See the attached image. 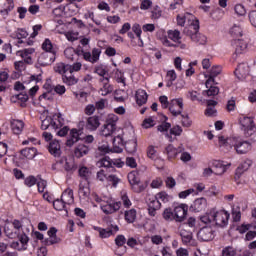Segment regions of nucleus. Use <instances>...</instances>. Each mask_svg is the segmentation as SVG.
I'll return each instance as SVG.
<instances>
[{
  "mask_svg": "<svg viewBox=\"0 0 256 256\" xmlns=\"http://www.w3.org/2000/svg\"><path fill=\"white\" fill-rule=\"evenodd\" d=\"M132 31L133 33H135L136 37H138V40L140 41L139 47H143V40H141V33H143V31L141 30V25L135 23L132 26Z\"/></svg>",
  "mask_w": 256,
  "mask_h": 256,
  "instance_id": "44",
  "label": "nucleus"
},
{
  "mask_svg": "<svg viewBox=\"0 0 256 256\" xmlns=\"http://www.w3.org/2000/svg\"><path fill=\"white\" fill-rule=\"evenodd\" d=\"M48 237L44 240V244L46 245H55V243L59 242V238H57V228L51 227L48 230Z\"/></svg>",
  "mask_w": 256,
  "mask_h": 256,
  "instance_id": "19",
  "label": "nucleus"
},
{
  "mask_svg": "<svg viewBox=\"0 0 256 256\" xmlns=\"http://www.w3.org/2000/svg\"><path fill=\"white\" fill-rule=\"evenodd\" d=\"M45 101H53V93L45 92L39 96L40 103H45Z\"/></svg>",
  "mask_w": 256,
  "mask_h": 256,
  "instance_id": "55",
  "label": "nucleus"
},
{
  "mask_svg": "<svg viewBox=\"0 0 256 256\" xmlns=\"http://www.w3.org/2000/svg\"><path fill=\"white\" fill-rule=\"evenodd\" d=\"M199 32V20H195L188 28H184L183 33L191 39L193 33Z\"/></svg>",
  "mask_w": 256,
  "mask_h": 256,
  "instance_id": "30",
  "label": "nucleus"
},
{
  "mask_svg": "<svg viewBox=\"0 0 256 256\" xmlns=\"http://www.w3.org/2000/svg\"><path fill=\"white\" fill-rule=\"evenodd\" d=\"M137 218V211L135 209H131L125 212V220L128 223H134Z\"/></svg>",
  "mask_w": 256,
  "mask_h": 256,
  "instance_id": "43",
  "label": "nucleus"
},
{
  "mask_svg": "<svg viewBox=\"0 0 256 256\" xmlns=\"http://www.w3.org/2000/svg\"><path fill=\"white\" fill-rule=\"evenodd\" d=\"M187 205L181 204L179 206H176L174 208V219L176 223H183L187 217Z\"/></svg>",
  "mask_w": 256,
  "mask_h": 256,
  "instance_id": "9",
  "label": "nucleus"
},
{
  "mask_svg": "<svg viewBox=\"0 0 256 256\" xmlns=\"http://www.w3.org/2000/svg\"><path fill=\"white\" fill-rule=\"evenodd\" d=\"M81 130H77L76 128H73L70 130L69 137L66 140V147H73L75 143H78L81 141Z\"/></svg>",
  "mask_w": 256,
  "mask_h": 256,
  "instance_id": "12",
  "label": "nucleus"
},
{
  "mask_svg": "<svg viewBox=\"0 0 256 256\" xmlns=\"http://www.w3.org/2000/svg\"><path fill=\"white\" fill-rule=\"evenodd\" d=\"M60 117H61V114H55L53 117L46 116V118L42 120L41 129L43 131H47V129H52L54 131L56 129H59V125H61V121L58 120V123H57V119H59Z\"/></svg>",
  "mask_w": 256,
  "mask_h": 256,
  "instance_id": "4",
  "label": "nucleus"
},
{
  "mask_svg": "<svg viewBox=\"0 0 256 256\" xmlns=\"http://www.w3.org/2000/svg\"><path fill=\"white\" fill-rule=\"evenodd\" d=\"M42 49H43L44 52L55 51V49H53V43H51V40H49V39H46L43 42Z\"/></svg>",
  "mask_w": 256,
  "mask_h": 256,
  "instance_id": "60",
  "label": "nucleus"
},
{
  "mask_svg": "<svg viewBox=\"0 0 256 256\" xmlns=\"http://www.w3.org/2000/svg\"><path fill=\"white\" fill-rule=\"evenodd\" d=\"M191 40L194 41V43H199L200 45H205V43H207V37L201 35L199 32H194L191 35Z\"/></svg>",
  "mask_w": 256,
  "mask_h": 256,
  "instance_id": "37",
  "label": "nucleus"
},
{
  "mask_svg": "<svg viewBox=\"0 0 256 256\" xmlns=\"http://www.w3.org/2000/svg\"><path fill=\"white\" fill-rule=\"evenodd\" d=\"M221 75V68L219 66H213L210 70L209 78L207 79L205 86L209 87L211 83H215V77Z\"/></svg>",
  "mask_w": 256,
  "mask_h": 256,
  "instance_id": "26",
  "label": "nucleus"
},
{
  "mask_svg": "<svg viewBox=\"0 0 256 256\" xmlns=\"http://www.w3.org/2000/svg\"><path fill=\"white\" fill-rule=\"evenodd\" d=\"M128 181L130 185L133 187L137 186L140 183L139 176H137V172L132 171L128 174Z\"/></svg>",
  "mask_w": 256,
  "mask_h": 256,
  "instance_id": "41",
  "label": "nucleus"
},
{
  "mask_svg": "<svg viewBox=\"0 0 256 256\" xmlns=\"http://www.w3.org/2000/svg\"><path fill=\"white\" fill-rule=\"evenodd\" d=\"M168 38L175 43H181V32L179 30H170L168 31Z\"/></svg>",
  "mask_w": 256,
  "mask_h": 256,
  "instance_id": "40",
  "label": "nucleus"
},
{
  "mask_svg": "<svg viewBox=\"0 0 256 256\" xmlns=\"http://www.w3.org/2000/svg\"><path fill=\"white\" fill-rule=\"evenodd\" d=\"M28 35L29 34L27 33V31H25L23 29H18L16 31V37L18 39V43H23V40H21V39H27Z\"/></svg>",
  "mask_w": 256,
  "mask_h": 256,
  "instance_id": "54",
  "label": "nucleus"
},
{
  "mask_svg": "<svg viewBox=\"0 0 256 256\" xmlns=\"http://www.w3.org/2000/svg\"><path fill=\"white\" fill-rule=\"evenodd\" d=\"M88 153L89 146L85 144H79L74 150V155L77 157V159H81V157H84V155H87Z\"/></svg>",
  "mask_w": 256,
  "mask_h": 256,
  "instance_id": "29",
  "label": "nucleus"
},
{
  "mask_svg": "<svg viewBox=\"0 0 256 256\" xmlns=\"http://www.w3.org/2000/svg\"><path fill=\"white\" fill-rule=\"evenodd\" d=\"M55 59V51H46L40 54V56L38 57V63L42 67H47V65H52L55 62Z\"/></svg>",
  "mask_w": 256,
  "mask_h": 256,
  "instance_id": "6",
  "label": "nucleus"
},
{
  "mask_svg": "<svg viewBox=\"0 0 256 256\" xmlns=\"http://www.w3.org/2000/svg\"><path fill=\"white\" fill-rule=\"evenodd\" d=\"M98 111H103L107 107V99H100L95 103L94 106Z\"/></svg>",
  "mask_w": 256,
  "mask_h": 256,
  "instance_id": "62",
  "label": "nucleus"
},
{
  "mask_svg": "<svg viewBox=\"0 0 256 256\" xmlns=\"http://www.w3.org/2000/svg\"><path fill=\"white\" fill-rule=\"evenodd\" d=\"M101 209L106 215H111L121 209V202L107 203L106 205H102Z\"/></svg>",
  "mask_w": 256,
  "mask_h": 256,
  "instance_id": "18",
  "label": "nucleus"
},
{
  "mask_svg": "<svg viewBox=\"0 0 256 256\" xmlns=\"http://www.w3.org/2000/svg\"><path fill=\"white\" fill-rule=\"evenodd\" d=\"M79 175L80 177H82V179H85V181H87L89 177H91V171L89 170V168L83 166L79 169Z\"/></svg>",
  "mask_w": 256,
  "mask_h": 256,
  "instance_id": "52",
  "label": "nucleus"
},
{
  "mask_svg": "<svg viewBox=\"0 0 256 256\" xmlns=\"http://www.w3.org/2000/svg\"><path fill=\"white\" fill-rule=\"evenodd\" d=\"M197 238L199 241H213L215 239L213 228L209 226L201 228L197 233Z\"/></svg>",
  "mask_w": 256,
  "mask_h": 256,
  "instance_id": "7",
  "label": "nucleus"
},
{
  "mask_svg": "<svg viewBox=\"0 0 256 256\" xmlns=\"http://www.w3.org/2000/svg\"><path fill=\"white\" fill-rule=\"evenodd\" d=\"M54 71L60 75H65L66 73H69V64L58 63L54 67Z\"/></svg>",
  "mask_w": 256,
  "mask_h": 256,
  "instance_id": "38",
  "label": "nucleus"
},
{
  "mask_svg": "<svg viewBox=\"0 0 256 256\" xmlns=\"http://www.w3.org/2000/svg\"><path fill=\"white\" fill-rule=\"evenodd\" d=\"M221 256H237V250L233 246L223 248Z\"/></svg>",
  "mask_w": 256,
  "mask_h": 256,
  "instance_id": "50",
  "label": "nucleus"
},
{
  "mask_svg": "<svg viewBox=\"0 0 256 256\" xmlns=\"http://www.w3.org/2000/svg\"><path fill=\"white\" fill-rule=\"evenodd\" d=\"M240 125L242 127V131L247 137H256V126L253 118L251 117H243L240 119Z\"/></svg>",
  "mask_w": 256,
  "mask_h": 256,
  "instance_id": "2",
  "label": "nucleus"
},
{
  "mask_svg": "<svg viewBox=\"0 0 256 256\" xmlns=\"http://www.w3.org/2000/svg\"><path fill=\"white\" fill-rule=\"evenodd\" d=\"M113 91V88L111 87V85L107 82H104L103 87L100 89V93L101 95L105 96V95H109V93H111Z\"/></svg>",
  "mask_w": 256,
  "mask_h": 256,
  "instance_id": "56",
  "label": "nucleus"
},
{
  "mask_svg": "<svg viewBox=\"0 0 256 256\" xmlns=\"http://www.w3.org/2000/svg\"><path fill=\"white\" fill-rule=\"evenodd\" d=\"M180 236L184 245H189L190 247H195L197 245V241L193 239V230L189 229V227L185 226L181 229Z\"/></svg>",
  "mask_w": 256,
  "mask_h": 256,
  "instance_id": "5",
  "label": "nucleus"
},
{
  "mask_svg": "<svg viewBox=\"0 0 256 256\" xmlns=\"http://www.w3.org/2000/svg\"><path fill=\"white\" fill-rule=\"evenodd\" d=\"M118 131H120L121 133H123V130L121 129H117V127L115 126H111L109 124H104L102 126V129L100 131V134L103 136V137H113L115 135H117Z\"/></svg>",
  "mask_w": 256,
  "mask_h": 256,
  "instance_id": "15",
  "label": "nucleus"
},
{
  "mask_svg": "<svg viewBox=\"0 0 256 256\" xmlns=\"http://www.w3.org/2000/svg\"><path fill=\"white\" fill-rule=\"evenodd\" d=\"M234 75L239 79V81H245L249 76V65L247 63L239 64L234 71Z\"/></svg>",
  "mask_w": 256,
  "mask_h": 256,
  "instance_id": "10",
  "label": "nucleus"
},
{
  "mask_svg": "<svg viewBox=\"0 0 256 256\" xmlns=\"http://www.w3.org/2000/svg\"><path fill=\"white\" fill-rule=\"evenodd\" d=\"M159 203H169L170 196L166 194L165 192H160L155 195Z\"/></svg>",
  "mask_w": 256,
  "mask_h": 256,
  "instance_id": "53",
  "label": "nucleus"
},
{
  "mask_svg": "<svg viewBox=\"0 0 256 256\" xmlns=\"http://www.w3.org/2000/svg\"><path fill=\"white\" fill-rule=\"evenodd\" d=\"M253 165V161L246 159L236 169V175H243L245 171H249V167Z\"/></svg>",
  "mask_w": 256,
  "mask_h": 256,
  "instance_id": "31",
  "label": "nucleus"
},
{
  "mask_svg": "<svg viewBox=\"0 0 256 256\" xmlns=\"http://www.w3.org/2000/svg\"><path fill=\"white\" fill-rule=\"evenodd\" d=\"M11 129L15 135H21L23 129H25V122L21 120H12Z\"/></svg>",
  "mask_w": 256,
  "mask_h": 256,
  "instance_id": "25",
  "label": "nucleus"
},
{
  "mask_svg": "<svg viewBox=\"0 0 256 256\" xmlns=\"http://www.w3.org/2000/svg\"><path fill=\"white\" fill-rule=\"evenodd\" d=\"M68 73H70V75L73 74L74 71H81V67H83V65L80 62L74 63L73 65H69L68 64Z\"/></svg>",
  "mask_w": 256,
  "mask_h": 256,
  "instance_id": "59",
  "label": "nucleus"
},
{
  "mask_svg": "<svg viewBox=\"0 0 256 256\" xmlns=\"http://www.w3.org/2000/svg\"><path fill=\"white\" fill-rule=\"evenodd\" d=\"M101 125V122L99 120V116H90L87 118L86 126L85 128L88 131H97Z\"/></svg>",
  "mask_w": 256,
  "mask_h": 256,
  "instance_id": "17",
  "label": "nucleus"
},
{
  "mask_svg": "<svg viewBox=\"0 0 256 256\" xmlns=\"http://www.w3.org/2000/svg\"><path fill=\"white\" fill-rule=\"evenodd\" d=\"M169 111L173 114L174 117L181 115L183 112V98L172 100L169 106Z\"/></svg>",
  "mask_w": 256,
  "mask_h": 256,
  "instance_id": "11",
  "label": "nucleus"
},
{
  "mask_svg": "<svg viewBox=\"0 0 256 256\" xmlns=\"http://www.w3.org/2000/svg\"><path fill=\"white\" fill-rule=\"evenodd\" d=\"M100 56H101V49L94 48L92 50V63H97V61H99Z\"/></svg>",
  "mask_w": 256,
  "mask_h": 256,
  "instance_id": "64",
  "label": "nucleus"
},
{
  "mask_svg": "<svg viewBox=\"0 0 256 256\" xmlns=\"http://www.w3.org/2000/svg\"><path fill=\"white\" fill-rule=\"evenodd\" d=\"M33 53H35V49L33 48H27V49L18 51V55H20V57L24 59V62L28 64L32 63L31 55H33Z\"/></svg>",
  "mask_w": 256,
  "mask_h": 256,
  "instance_id": "28",
  "label": "nucleus"
},
{
  "mask_svg": "<svg viewBox=\"0 0 256 256\" xmlns=\"http://www.w3.org/2000/svg\"><path fill=\"white\" fill-rule=\"evenodd\" d=\"M229 217L230 214L229 212L225 211V210H220V211H213V223H215V225H217L218 227H227V225H229Z\"/></svg>",
  "mask_w": 256,
  "mask_h": 256,
  "instance_id": "3",
  "label": "nucleus"
},
{
  "mask_svg": "<svg viewBox=\"0 0 256 256\" xmlns=\"http://www.w3.org/2000/svg\"><path fill=\"white\" fill-rule=\"evenodd\" d=\"M62 81L63 83H65L66 85H77V78H75V76H73V74L67 72L66 74L62 75Z\"/></svg>",
  "mask_w": 256,
  "mask_h": 256,
  "instance_id": "35",
  "label": "nucleus"
},
{
  "mask_svg": "<svg viewBox=\"0 0 256 256\" xmlns=\"http://www.w3.org/2000/svg\"><path fill=\"white\" fill-rule=\"evenodd\" d=\"M147 92L145 90L139 89L136 91V103L137 105H145L147 103Z\"/></svg>",
  "mask_w": 256,
  "mask_h": 256,
  "instance_id": "32",
  "label": "nucleus"
},
{
  "mask_svg": "<svg viewBox=\"0 0 256 256\" xmlns=\"http://www.w3.org/2000/svg\"><path fill=\"white\" fill-rule=\"evenodd\" d=\"M207 210V198L201 197L194 200V202L190 206V211L194 213H203V211Z\"/></svg>",
  "mask_w": 256,
  "mask_h": 256,
  "instance_id": "8",
  "label": "nucleus"
},
{
  "mask_svg": "<svg viewBox=\"0 0 256 256\" xmlns=\"http://www.w3.org/2000/svg\"><path fill=\"white\" fill-rule=\"evenodd\" d=\"M213 82H210L209 87H207V90L203 92L204 96L207 97H215L216 95H219V87L213 86Z\"/></svg>",
  "mask_w": 256,
  "mask_h": 256,
  "instance_id": "36",
  "label": "nucleus"
},
{
  "mask_svg": "<svg viewBox=\"0 0 256 256\" xmlns=\"http://www.w3.org/2000/svg\"><path fill=\"white\" fill-rule=\"evenodd\" d=\"M61 200L66 205H73L75 198L73 197V190L71 188H67L61 195Z\"/></svg>",
  "mask_w": 256,
  "mask_h": 256,
  "instance_id": "23",
  "label": "nucleus"
},
{
  "mask_svg": "<svg viewBox=\"0 0 256 256\" xmlns=\"http://www.w3.org/2000/svg\"><path fill=\"white\" fill-rule=\"evenodd\" d=\"M230 34L234 39H239L238 37H242L243 35V30L240 26L234 25L230 30Z\"/></svg>",
  "mask_w": 256,
  "mask_h": 256,
  "instance_id": "49",
  "label": "nucleus"
},
{
  "mask_svg": "<svg viewBox=\"0 0 256 256\" xmlns=\"http://www.w3.org/2000/svg\"><path fill=\"white\" fill-rule=\"evenodd\" d=\"M117 121H119V116L115 114H108L105 124L111 125L112 127H117Z\"/></svg>",
  "mask_w": 256,
  "mask_h": 256,
  "instance_id": "45",
  "label": "nucleus"
},
{
  "mask_svg": "<svg viewBox=\"0 0 256 256\" xmlns=\"http://www.w3.org/2000/svg\"><path fill=\"white\" fill-rule=\"evenodd\" d=\"M181 133H183V128L181 126L176 125L170 129V135H175L176 137L181 136Z\"/></svg>",
  "mask_w": 256,
  "mask_h": 256,
  "instance_id": "63",
  "label": "nucleus"
},
{
  "mask_svg": "<svg viewBox=\"0 0 256 256\" xmlns=\"http://www.w3.org/2000/svg\"><path fill=\"white\" fill-rule=\"evenodd\" d=\"M125 149L128 153H135L137 151V140H130L126 143Z\"/></svg>",
  "mask_w": 256,
  "mask_h": 256,
  "instance_id": "51",
  "label": "nucleus"
},
{
  "mask_svg": "<svg viewBox=\"0 0 256 256\" xmlns=\"http://www.w3.org/2000/svg\"><path fill=\"white\" fill-rule=\"evenodd\" d=\"M20 153L23 157H26V159H35L37 156V148H25L21 150Z\"/></svg>",
  "mask_w": 256,
  "mask_h": 256,
  "instance_id": "34",
  "label": "nucleus"
},
{
  "mask_svg": "<svg viewBox=\"0 0 256 256\" xmlns=\"http://www.w3.org/2000/svg\"><path fill=\"white\" fill-rule=\"evenodd\" d=\"M181 151H183L182 146H179L178 149L173 147V145L171 144L166 147V153L170 159H175V157H177V154L181 153Z\"/></svg>",
  "mask_w": 256,
  "mask_h": 256,
  "instance_id": "33",
  "label": "nucleus"
},
{
  "mask_svg": "<svg viewBox=\"0 0 256 256\" xmlns=\"http://www.w3.org/2000/svg\"><path fill=\"white\" fill-rule=\"evenodd\" d=\"M15 229L11 224H5L4 233L9 237V239H15L17 237V231H13Z\"/></svg>",
  "mask_w": 256,
  "mask_h": 256,
  "instance_id": "39",
  "label": "nucleus"
},
{
  "mask_svg": "<svg viewBox=\"0 0 256 256\" xmlns=\"http://www.w3.org/2000/svg\"><path fill=\"white\" fill-rule=\"evenodd\" d=\"M113 137V153H123V133L114 134Z\"/></svg>",
  "mask_w": 256,
  "mask_h": 256,
  "instance_id": "14",
  "label": "nucleus"
},
{
  "mask_svg": "<svg viewBox=\"0 0 256 256\" xmlns=\"http://www.w3.org/2000/svg\"><path fill=\"white\" fill-rule=\"evenodd\" d=\"M67 205L62 199H56L53 201V207L56 211H67Z\"/></svg>",
  "mask_w": 256,
  "mask_h": 256,
  "instance_id": "47",
  "label": "nucleus"
},
{
  "mask_svg": "<svg viewBox=\"0 0 256 256\" xmlns=\"http://www.w3.org/2000/svg\"><path fill=\"white\" fill-rule=\"evenodd\" d=\"M148 207L150 209H161V202H159L156 196H152L148 199Z\"/></svg>",
  "mask_w": 256,
  "mask_h": 256,
  "instance_id": "42",
  "label": "nucleus"
},
{
  "mask_svg": "<svg viewBox=\"0 0 256 256\" xmlns=\"http://www.w3.org/2000/svg\"><path fill=\"white\" fill-rule=\"evenodd\" d=\"M218 141L219 147L221 149L224 151H230L231 149H234L237 155H246V153H249L252 148L251 142L237 137H230L225 139V137L219 136Z\"/></svg>",
  "mask_w": 256,
  "mask_h": 256,
  "instance_id": "1",
  "label": "nucleus"
},
{
  "mask_svg": "<svg viewBox=\"0 0 256 256\" xmlns=\"http://www.w3.org/2000/svg\"><path fill=\"white\" fill-rule=\"evenodd\" d=\"M212 170L214 171V175H223V173L227 171V165H224L223 162L219 160H215Z\"/></svg>",
  "mask_w": 256,
  "mask_h": 256,
  "instance_id": "27",
  "label": "nucleus"
},
{
  "mask_svg": "<svg viewBox=\"0 0 256 256\" xmlns=\"http://www.w3.org/2000/svg\"><path fill=\"white\" fill-rule=\"evenodd\" d=\"M163 219H165V221H175V210L166 208L163 212Z\"/></svg>",
  "mask_w": 256,
  "mask_h": 256,
  "instance_id": "46",
  "label": "nucleus"
},
{
  "mask_svg": "<svg viewBox=\"0 0 256 256\" xmlns=\"http://www.w3.org/2000/svg\"><path fill=\"white\" fill-rule=\"evenodd\" d=\"M216 105H217V101L207 100V108L205 110V115H207V117H216L217 116V109H215Z\"/></svg>",
  "mask_w": 256,
  "mask_h": 256,
  "instance_id": "24",
  "label": "nucleus"
},
{
  "mask_svg": "<svg viewBox=\"0 0 256 256\" xmlns=\"http://www.w3.org/2000/svg\"><path fill=\"white\" fill-rule=\"evenodd\" d=\"M234 11L236 13V15H246L247 10L245 9V6H243V4H236L234 7Z\"/></svg>",
  "mask_w": 256,
  "mask_h": 256,
  "instance_id": "57",
  "label": "nucleus"
},
{
  "mask_svg": "<svg viewBox=\"0 0 256 256\" xmlns=\"http://www.w3.org/2000/svg\"><path fill=\"white\" fill-rule=\"evenodd\" d=\"M232 45L235 49V54L236 55H243L245 51H247V42L243 39H234L232 41Z\"/></svg>",
  "mask_w": 256,
  "mask_h": 256,
  "instance_id": "16",
  "label": "nucleus"
},
{
  "mask_svg": "<svg viewBox=\"0 0 256 256\" xmlns=\"http://www.w3.org/2000/svg\"><path fill=\"white\" fill-rule=\"evenodd\" d=\"M78 193L82 199H87V197H89L91 195V189L89 188V182H87V181L80 182Z\"/></svg>",
  "mask_w": 256,
  "mask_h": 256,
  "instance_id": "21",
  "label": "nucleus"
},
{
  "mask_svg": "<svg viewBox=\"0 0 256 256\" xmlns=\"http://www.w3.org/2000/svg\"><path fill=\"white\" fill-rule=\"evenodd\" d=\"M106 181L108 183H111L114 187H117V184L119 183L120 179L115 174H110L107 176Z\"/></svg>",
  "mask_w": 256,
  "mask_h": 256,
  "instance_id": "58",
  "label": "nucleus"
},
{
  "mask_svg": "<svg viewBox=\"0 0 256 256\" xmlns=\"http://www.w3.org/2000/svg\"><path fill=\"white\" fill-rule=\"evenodd\" d=\"M95 230L98 231L99 236L101 237V239H107L108 237H111V235H115V233H117V231H119V226L111 225L110 228H106V229L95 227Z\"/></svg>",
  "mask_w": 256,
  "mask_h": 256,
  "instance_id": "13",
  "label": "nucleus"
},
{
  "mask_svg": "<svg viewBox=\"0 0 256 256\" xmlns=\"http://www.w3.org/2000/svg\"><path fill=\"white\" fill-rule=\"evenodd\" d=\"M97 167H104L105 169H109L110 173H115L116 169L113 167V161H111V158L104 157L100 159L96 163Z\"/></svg>",
  "mask_w": 256,
  "mask_h": 256,
  "instance_id": "20",
  "label": "nucleus"
},
{
  "mask_svg": "<svg viewBox=\"0 0 256 256\" xmlns=\"http://www.w3.org/2000/svg\"><path fill=\"white\" fill-rule=\"evenodd\" d=\"M187 17H191V19H193V15H191L190 13H186V14H178L177 15V25H179L180 27H185V21H187Z\"/></svg>",
  "mask_w": 256,
  "mask_h": 256,
  "instance_id": "48",
  "label": "nucleus"
},
{
  "mask_svg": "<svg viewBox=\"0 0 256 256\" xmlns=\"http://www.w3.org/2000/svg\"><path fill=\"white\" fill-rule=\"evenodd\" d=\"M48 151L53 157H61V144L59 141H52L48 146Z\"/></svg>",
  "mask_w": 256,
  "mask_h": 256,
  "instance_id": "22",
  "label": "nucleus"
},
{
  "mask_svg": "<svg viewBox=\"0 0 256 256\" xmlns=\"http://www.w3.org/2000/svg\"><path fill=\"white\" fill-rule=\"evenodd\" d=\"M36 183L39 193H45V189H47V181L39 179Z\"/></svg>",
  "mask_w": 256,
  "mask_h": 256,
  "instance_id": "61",
  "label": "nucleus"
}]
</instances>
